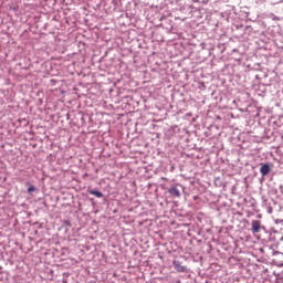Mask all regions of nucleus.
<instances>
[{"instance_id":"nucleus-1","label":"nucleus","mask_w":283,"mask_h":283,"mask_svg":"<svg viewBox=\"0 0 283 283\" xmlns=\"http://www.w3.org/2000/svg\"><path fill=\"white\" fill-rule=\"evenodd\" d=\"M180 189H182L181 185L172 186L168 189V193L171 196V198H180V196H182Z\"/></svg>"},{"instance_id":"nucleus-2","label":"nucleus","mask_w":283,"mask_h":283,"mask_svg":"<svg viewBox=\"0 0 283 283\" xmlns=\"http://www.w3.org/2000/svg\"><path fill=\"white\" fill-rule=\"evenodd\" d=\"M264 229V226H262V222L259 220H253L252 221V233H260V230Z\"/></svg>"},{"instance_id":"nucleus-3","label":"nucleus","mask_w":283,"mask_h":283,"mask_svg":"<svg viewBox=\"0 0 283 283\" xmlns=\"http://www.w3.org/2000/svg\"><path fill=\"white\" fill-rule=\"evenodd\" d=\"M260 174L264 176H269L271 174V164H262L260 168Z\"/></svg>"},{"instance_id":"nucleus-4","label":"nucleus","mask_w":283,"mask_h":283,"mask_svg":"<svg viewBox=\"0 0 283 283\" xmlns=\"http://www.w3.org/2000/svg\"><path fill=\"white\" fill-rule=\"evenodd\" d=\"M172 266H175V269L178 273H185V271H187V266L182 265V263H180V261H174Z\"/></svg>"},{"instance_id":"nucleus-5","label":"nucleus","mask_w":283,"mask_h":283,"mask_svg":"<svg viewBox=\"0 0 283 283\" xmlns=\"http://www.w3.org/2000/svg\"><path fill=\"white\" fill-rule=\"evenodd\" d=\"M88 193H91V196H96V198H103V192L98 190H88Z\"/></svg>"},{"instance_id":"nucleus-6","label":"nucleus","mask_w":283,"mask_h":283,"mask_svg":"<svg viewBox=\"0 0 283 283\" xmlns=\"http://www.w3.org/2000/svg\"><path fill=\"white\" fill-rule=\"evenodd\" d=\"M32 191H36V187L30 186V187L28 188V193H32Z\"/></svg>"},{"instance_id":"nucleus-7","label":"nucleus","mask_w":283,"mask_h":283,"mask_svg":"<svg viewBox=\"0 0 283 283\" xmlns=\"http://www.w3.org/2000/svg\"><path fill=\"white\" fill-rule=\"evenodd\" d=\"M63 224H65V227H72V221L70 220H64Z\"/></svg>"}]
</instances>
